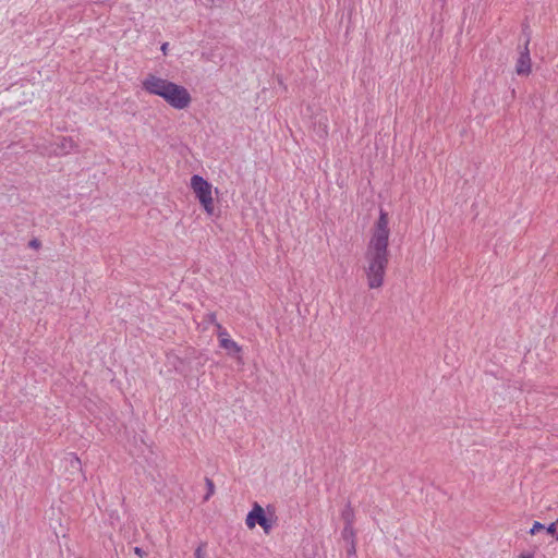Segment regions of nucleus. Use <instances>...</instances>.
<instances>
[{
  "label": "nucleus",
  "mask_w": 558,
  "mask_h": 558,
  "mask_svg": "<svg viewBox=\"0 0 558 558\" xmlns=\"http://www.w3.org/2000/svg\"><path fill=\"white\" fill-rule=\"evenodd\" d=\"M388 263V248L367 245L364 272L369 289H379L383 287Z\"/></svg>",
  "instance_id": "obj_1"
},
{
  "label": "nucleus",
  "mask_w": 558,
  "mask_h": 558,
  "mask_svg": "<svg viewBox=\"0 0 558 558\" xmlns=\"http://www.w3.org/2000/svg\"><path fill=\"white\" fill-rule=\"evenodd\" d=\"M191 189L193 190L196 198L199 201L204 210L208 215H213L215 207H214L211 184L207 180H205L203 177H201L198 174H194L191 178Z\"/></svg>",
  "instance_id": "obj_2"
},
{
  "label": "nucleus",
  "mask_w": 558,
  "mask_h": 558,
  "mask_svg": "<svg viewBox=\"0 0 558 558\" xmlns=\"http://www.w3.org/2000/svg\"><path fill=\"white\" fill-rule=\"evenodd\" d=\"M161 98L175 110H184L192 102L189 90L184 86L173 82L169 84Z\"/></svg>",
  "instance_id": "obj_3"
},
{
  "label": "nucleus",
  "mask_w": 558,
  "mask_h": 558,
  "mask_svg": "<svg viewBox=\"0 0 558 558\" xmlns=\"http://www.w3.org/2000/svg\"><path fill=\"white\" fill-rule=\"evenodd\" d=\"M388 223V214L380 209L378 220L375 223L367 245L388 248L390 234Z\"/></svg>",
  "instance_id": "obj_4"
},
{
  "label": "nucleus",
  "mask_w": 558,
  "mask_h": 558,
  "mask_svg": "<svg viewBox=\"0 0 558 558\" xmlns=\"http://www.w3.org/2000/svg\"><path fill=\"white\" fill-rule=\"evenodd\" d=\"M245 523L250 529H253L256 524H259L265 533H268L272 527L270 521L265 515L263 507H260L257 502L254 504L253 509L248 512Z\"/></svg>",
  "instance_id": "obj_5"
},
{
  "label": "nucleus",
  "mask_w": 558,
  "mask_h": 558,
  "mask_svg": "<svg viewBox=\"0 0 558 558\" xmlns=\"http://www.w3.org/2000/svg\"><path fill=\"white\" fill-rule=\"evenodd\" d=\"M170 83L171 81L154 74H148L142 82V88L150 95L161 97Z\"/></svg>",
  "instance_id": "obj_6"
},
{
  "label": "nucleus",
  "mask_w": 558,
  "mask_h": 558,
  "mask_svg": "<svg viewBox=\"0 0 558 558\" xmlns=\"http://www.w3.org/2000/svg\"><path fill=\"white\" fill-rule=\"evenodd\" d=\"M530 37L527 36L523 48L519 52V57L515 62V73L520 76H526L532 70V60L530 56Z\"/></svg>",
  "instance_id": "obj_7"
},
{
  "label": "nucleus",
  "mask_w": 558,
  "mask_h": 558,
  "mask_svg": "<svg viewBox=\"0 0 558 558\" xmlns=\"http://www.w3.org/2000/svg\"><path fill=\"white\" fill-rule=\"evenodd\" d=\"M54 145L53 151L57 155H66L76 148L75 142L70 137H60L56 141Z\"/></svg>",
  "instance_id": "obj_8"
},
{
  "label": "nucleus",
  "mask_w": 558,
  "mask_h": 558,
  "mask_svg": "<svg viewBox=\"0 0 558 558\" xmlns=\"http://www.w3.org/2000/svg\"><path fill=\"white\" fill-rule=\"evenodd\" d=\"M230 355H239L242 351L241 347L231 338H225L219 343Z\"/></svg>",
  "instance_id": "obj_9"
},
{
  "label": "nucleus",
  "mask_w": 558,
  "mask_h": 558,
  "mask_svg": "<svg viewBox=\"0 0 558 558\" xmlns=\"http://www.w3.org/2000/svg\"><path fill=\"white\" fill-rule=\"evenodd\" d=\"M341 536L347 544L355 543V531L353 525H344Z\"/></svg>",
  "instance_id": "obj_10"
},
{
  "label": "nucleus",
  "mask_w": 558,
  "mask_h": 558,
  "mask_svg": "<svg viewBox=\"0 0 558 558\" xmlns=\"http://www.w3.org/2000/svg\"><path fill=\"white\" fill-rule=\"evenodd\" d=\"M341 517L344 521V525H353L354 512L350 505H347L341 512Z\"/></svg>",
  "instance_id": "obj_11"
},
{
  "label": "nucleus",
  "mask_w": 558,
  "mask_h": 558,
  "mask_svg": "<svg viewBox=\"0 0 558 558\" xmlns=\"http://www.w3.org/2000/svg\"><path fill=\"white\" fill-rule=\"evenodd\" d=\"M317 134L320 136V137H324L327 135L328 133V124H327V118L326 117H322L319 118L318 122H317V128H315Z\"/></svg>",
  "instance_id": "obj_12"
},
{
  "label": "nucleus",
  "mask_w": 558,
  "mask_h": 558,
  "mask_svg": "<svg viewBox=\"0 0 558 558\" xmlns=\"http://www.w3.org/2000/svg\"><path fill=\"white\" fill-rule=\"evenodd\" d=\"M66 461L69 462V465L72 469L76 470L77 472L82 471L81 460L74 453H69L66 457Z\"/></svg>",
  "instance_id": "obj_13"
},
{
  "label": "nucleus",
  "mask_w": 558,
  "mask_h": 558,
  "mask_svg": "<svg viewBox=\"0 0 558 558\" xmlns=\"http://www.w3.org/2000/svg\"><path fill=\"white\" fill-rule=\"evenodd\" d=\"M216 329H217V336L219 338V343L221 342L222 339L225 338H230V335L228 333V331L226 330V328H223L221 326V324L219 323H216Z\"/></svg>",
  "instance_id": "obj_14"
},
{
  "label": "nucleus",
  "mask_w": 558,
  "mask_h": 558,
  "mask_svg": "<svg viewBox=\"0 0 558 558\" xmlns=\"http://www.w3.org/2000/svg\"><path fill=\"white\" fill-rule=\"evenodd\" d=\"M348 558H356V543L347 544Z\"/></svg>",
  "instance_id": "obj_15"
},
{
  "label": "nucleus",
  "mask_w": 558,
  "mask_h": 558,
  "mask_svg": "<svg viewBox=\"0 0 558 558\" xmlns=\"http://www.w3.org/2000/svg\"><path fill=\"white\" fill-rule=\"evenodd\" d=\"M545 526L544 524H542L541 522L538 521H535L530 530V534L534 535L536 534L537 532H539L541 530H544Z\"/></svg>",
  "instance_id": "obj_16"
},
{
  "label": "nucleus",
  "mask_w": 558,
  "mask_h": 558,
  "mask_svg": "<svg viewBox=\"0 0 558 558\" xmlns=\"http://www.w3.org/2000/svg\"><path fill=\"white\" fill-rule=\"evenodd\" d=\"M557 524H558V520L556 522H553L550 523L547 527H546V532L550 535H555L557 534Z\"/></svg>",
  "instance_id": "obj_17"
},
{
  "label": "nucleus",
  "mask_w": 558,
  "mask_h": 558,
  "mask_svg": "<svg viewBox=\"0 0 558 558\" xmlns=\"http://www.w3.org/2000/svg\"><path fill=\"white\" fill-rule=\"evenodd\" d=\"M206 484L208 486V495L206 496V499L214 493V483L211 480L206 478Z\"/></svg>",
  "instance_id": "obj_18"
},
{
  "label": "nucleus",
  "mask_w": 558,
  "mask_h": 558,
  "mask_svg": "<svg viewBox=\"0 0 558 558\" xmlns=\"http://www.w3.org/2000/svg\"><path fill=\"white\" fill-rule=\"evenodd\" d=\"M29 247L38 248L40 246V241L37 239H33L28 243Z\"/></svg>",
  "instance_id": "obj_19"
},
{
  "label": "nucleus",
  "mask_w": 558,
  "mask_h": 558,
  "mask_svg": "<svg viewBox=\"0 0 558 558\" xmlns=\"http://www.w3.org/2000/svg\"><path fill=\"white\" fill-rule=\"evenodd\" d=\"M195 558H204V551H203V547L202 546H198L196 549H195Z\"/></svg>",
  "instance_id": "obj_20"
},
{
  "label": "nucleus",
  "mask_w": 558,
  "mask_h": 558,
  "mask_svg": "<svg viewBox=\"0 0 558 558\" xmlns=\"http://www.w3.org/2000/svg\"><path fill=\"white\" fill-rule=\"evenodd\" d=\"M207 317H208V320L216 326V323H218L216 320V314L215 313H210V314L207 315Z\"/></svg>",
  "instance_id": "obj_21"
},
{
  "label": "nucleus",
  "mask_w": 558,
  "mask_h": 558,
  "mask_svg": "<svg viewBox=\"0 0 558 558\" xmlns=\"http://www.w3.org/2000/svg\"><path fill=\"white\" fill-rule=\"evenodd\" d=\"M134 553H135L137 556H140V557H144V556H145V551H144L142 548H140V547H135V548H134Z\"/></svg>",
  "instance_id": "obj_22"
},
{
  "label": "nucleus",
  "mask_w": 558,
  "mask_h": 558,
  "mask_svg": "<svg viewBox=\"0 0 558 558\" xmlns=\"http://www.w3.org/2000/svg\"><path fill=\"white\" fill-rule=\"evenodd\" d=\"M520 558H533L531 554H521Z\"/></svg>",
  "instance_id": "obj_23"
},
{
  "label": "nucleus",
  "mask_w": 558,
  "mask_h": 558,
  "mask_svg": "<svg viewBox=\"0 0 558 558\" xmlns=\"http://www.w3.org/2000/svg\"><path fill=\"white\" fill-rule=\"evenodd\" d=\"M167 46H168V44H163V45L161 46V50H162L165 53H166V50H167Z\"/></svg>",
  "instance_id": "obj_24"
},
{
  "label": "nucleus",
  "mask_w": 558,
  "mask_h": 558,
  "mask_svg": "<svg viewBox=\"0 0 558 558\" xmlns=\"http://www.w3.org/2000/svg\"><path fill=\"white\" fill-rule=\"evenodd\" d=\"M556 539L558 541V533L556 534Z\"/></svg>",
  "instance_id": "obj_25"
}]
</instances>
